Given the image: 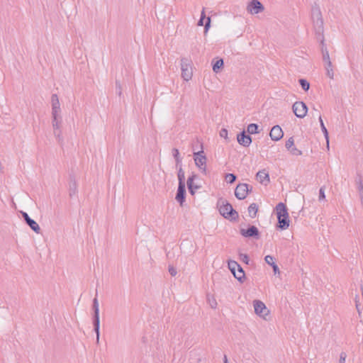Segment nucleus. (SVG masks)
Returning <instances> with one entry per match:
<instances>
[{"mask_svg":"<svg viewBox=\"0 0 363 363\" xmlns=\"http://www.w3.org/2000/svg\"><path fill=\"white\" fill-rule=\"evenodd\" d=\"M264 260H265L266 263H267L270 266H272L273 264L275 263L274 262L275 258L271 255L265 256Z\"/></svg>","mask_w":363,"mask_h":363,"instance_id":"f704fd0d","label":"nucleus"},{"mask_svg":"<svg viewBox=\"0 0 363 363\" xmlns=\"http://www.w3.org/2000/svg\"><path fill=\"white\" fill-rule=\"evenodd\" d=\"M315 35H316L317 40L320 41V49H321L322 53L325 52V51H328L327 49L326 45L325 43L323 33H321V35L319 33H315Z\"/></svg>","mask_w":363,"mask_h":363,"instance_id":"393cba45","label":"nucleus"},{"mask_svg":"<svg viewBox=\"0 0 363 363\" xmlns=\"http://www.w3.org/2000/svg\"><path fill=\"white\" fill-rule=\"evenodd\" d=\"M253 306L255 308V313L259 316L264 318V316L268 314L269 311L262 301L259 300H255L253 301Z\"/></svg>","mask_w":363,"mask_h":363,"instance_id":"9b49d317","label":"nucleus"},{"mask_svg":"<svg viewBox=\"0 0 363 363\" xmlns=\"http://www.w3.org/2000/svg\"><path fill=\"white\" fill-rule=\"evenodd\" d=\"M191 62L188 58L182 57L181 59L182 77L186 82L191 79L193 74Z\"/></svg>","mask_w":363,"mask_h":363,"instance_id":"39448f33","label":"nucleus"},{"mask_svg":"<svg viewBox=\"0 0 363 363\" xmlns=\"http://www.w3.org/2000/svg\"><path fill=\"white\" fill-rule=\"evenodd\" d=\"M196 178V175L193 174L191 176H190L188 179H187V182H186V184H187V187H188V189H189V193L191 194V195H194L195 194V191L196 189H199L200 188L199 186L198 185H195L194 184V180Z\"/></svg>","mask_w":363,"mask_h":363,"instance_id":"6ab92c4d","label":"nucleus"},{"mask_svg":"<svg viewBox=\"0 0 363 363\" xmlns=\"http://www.w3.org/2000/svg\"><path fill=\"white\" fill-rule=\"evenodd\" d=\"M220 136L224 138H227L228 136V130L225 128H222L220 130Z\"/></svg>","mask_w":363,"mask_h":363,"instance_id":"49530a36","label":"nucleus"},{"mask_svg":"<svg viewBox=\"0 0 363 363\" xmlns=\"http://www.w3.org/2000/svg\"><path fill=\"white\" fill-rule=\"evenodd\" d=\"M325 187L323 186L320 187V189L319 190V196H318L319 201H321L322 200H324L325 199Z\"/></svg>","mask_w":363,"mask_h":363,"instance_id":"e433bc0d","label":"nucleus"},{"mask_svg":"<svg viewBox=\"0 0 363 363\" xmlns=\"http://www.w3.org/2000/svg\"><path fill=\"white\" fill-rule=\"evenodd\" d=\"M116 94L121 96L122 94V87L118 80L116 81Z\"/></svg>","mask_w":363,"mask_h":363,"instance_id":"4c0bfd02","label":"nucleus"},{"mask_svg":"<svg viewBox=\"0 0 363 363\" xmlns=\"http://www.w3.org/2000/svg\"><path fill=\"white\" fill-rule=\"evenodd\" d=\"M194 159L195 164L201 170L204 174H206V157L203 150L194 153Z\"/></svg>","mask_w":363,"mask_h":363,"instance_id":"423d86ee","label":"nucleus"},{"mask_svg":"<svg viewBox=\"0 0 363 363\" xmlns=\"http://www.w3.org/2000/svg\"><path fill=\"white\" fill-rule=\"evenodd\" d=\"M52 103V116H60V104L58 96L56 94H52L51 96Z\"/></svg>","mask_w":363,"mask_h":363,"instance_id":"4468645a","label":"nucleus"},{"mask_svg":"<svg viewBox=\"0 0 363 363\" xmlns=\"http://www.w3.org/2000/svg\"><path fill=\"white\" fill-rule=\"evenodd\" d=\"M357 298H358V296H357V295H356V296H355V305H356V308H357V310L358 313H361V311H360V304H359V301L357 300Z\"/></svg>","mask_w":363,"mask_h":363,"instance_id":"09e8293b","label":"nucleus"},{"mask_svg":"<svg viewBox=\"0 0 363 363\" xmlns=\"http://www.w3.org/2000/svg\"><path fill=\"white\" fill-rule=\"evenodd\" d=\"M355 182L357 185V190L359 191V194L363 193V177L361 174H358Z\"/></svg>","mask_w":363,"mask_h":363,"instance_id":"c756f323","label":"nucleus"},{"mask_svg":"<svg viewBox=\"0 0 363 363\" xmlns=\"http://www.w3.org/2000/svg\"><path fill=\"white\" fill-rule=\"evenodd\" d=\"M347 357V354L345 352H342L340 354L339 363H345Z\"/></svg>","mask_w":363,"mask_h":363,"instance_id":"79ce46f5","label":"nucleus"},{"mask_svg":"<svg viewBox=\"0 0 363 363\" xmlns=\"http://www.w3.org/2000/svg\"><path fill=\"white\" fill-rule=\"evenodd\" d=\"M247 188L249 184L245 183H240L237 185L235 189V196L239 200L245 199L247 196Z\"/></svg>","mask_w":363,"mask_h":363,"instance_id":"9d476101","label":"nucleus"},{"mask_svg":"<svg viewBox=\"0 0 363 363\" xmlns=\"http://www.w3.org/2000/svg\"><path fill=\"white\" fill-rule=\"evenodd\" d=\"M179 184H185V175L184 172L182 167H179L177 173Z\"/></svg>","mask_w":363,"mask_h":363,"instance_id":"7c9ffc66","label":"nucleus"},{"mask_svg":"<svg viewBox=\"0 0 363 363\" xmlns=\"http://www.w3.org/2000/svg\"><path fill=\"white\" fill-rule=\"evenodd\" d=\"M172 155H173L174 159L180 157L179 152V150L177 148H173L172 150Z\"/></svg>","mask_w":363,"mask_h":363,"instance_id":"c03bdc74","label":"nucleus"},{"mask_svg":"<svg viewBox=\"0 0 363 363\" xmlns=\"http://www.w3.org/2000/svg\"><path fill=\"white\" fill-rule=\"evenodd\" d=\"M210 306L212 308H216L217 306V302L216 299L213 297L212 299H210V298H208Z\"/></svg>","mask_w":363,"mask_h":363,"instance_id":"37998d69","label":"nucleus"},{"mask_svg":"<svg viewBox=\"0 0 363 363\" xmlns=\"http://www.w3.org/2000/svg\"><path fill=\"white\" fill-rule=\"evenodd\" d=\"M247 133L250 135L251 134H256L259 133V125L256 123H250L247 128Z\"/></svg>","mask_w":363,"mask_h":363,"instance_id":"cd10ccee","label":"nucleus"},{"mask_svg":"<svg viewBox=\"0 0 363 363\" xmlns=\"http://www.w3.org/2000/svg\"><path fill=\"white\" fill-rule=\"evenodd\" d=\"M292 110L296 117L303 118L306 116L308 107L303 101H296L292 106Z\"/></svg>","mask_w":363,"mask_h":363,"instance_id":"0eeeda50","label":"nucleus"},{"mask_svg":"<svg viewBox=\"0 0 363 363\" xmlns=\"http://www.w3.org/2000/svg\"><path fill=\"white\" fill-rule=\"evenodd\" d=\"M240 233L244 238H252L257 240L259 238L260 235L258 228L255 225H249L247 229L241 228Z\"/></svg>","mask_w":363,"mask_h":363,"instance_id":"6e6552de","label":"nucleus"},{"mask_svg":"<svg viewBox=\"0 0 363 363\" xmlns=\"http://www.w3.org/2000/svg\"><path fill=\"white\" fill-rule=\"evenodd\" d=\"M217 207L219 213L227 219L235 221L238 220V213L233 208V206L225 199L220 198L218 200Z\"/></svg>","mask_w":363,"mask_h":363,"instance_id":"f257e3e1","label":"nucleus"},{"mask_svg":"<svg viewBox=\"0 0 363 363\" xmlns=\"http://www.w3.org/2000/svg\"><path fill=\"white\" fill-rule=\"evenodd\" d=\"M78 193L77 183L74 174H69V196L70 198L76 196Z\"/></svg>","mask_w":363,"mask_h":363,"instance_id":"2eb2a0df","label":"nucleus"},{"mask_svg":"<svg viewBox=\"0 0 363 363\" xmlns=\"http://www.w3.org/2000/svg\"><path fill=\"white\" fill-rule=\"evenodd\" d=\"M322 54H323V60L325 63H327L328 62V60H330L328 51H325V52H323Z\"/></svg>","mask_w":363,"mask_h":363,"instance_id":"a19ab883","label":"nucleus"},{"mask_svg":"<svg viewBox=\"0 0 363 363\" xmlns=\"http://www.w3.org/2000/svg\"><path fill=\"white\" fill-rule=\"evenodd\" d=\"M252 190V187L251 186L249 185V188H247V194L251 192Z\"/></svg>","mask_w":363,"mask_h":363,"instance_id":"864d4df0","label":"nucleus"},{"mask_svg":"<svg viewBox=\"0 0 363 363\" xmlns=\"http://www.w3.org/2000/svg\"><path fill=\"white\" fill-rule=\"evenodd\" d=\"M277 225V228L281 230H286L289 226V216L286 206L280 202L276 206Z\"/></svg>","mask_w":363,"mask_h":363,"instance_id":"f03ea898","label":"nucleus"},{"mask_svg":"<svg viewBox=\"0 0 363 363\" xmlns=\"http://www.w3.org/2000/svg\"><path fill=\"white\" fill-rule=\"evenodd\" d=\"M224 62L223 59H219L213 64V71L216 73H218L220 69L223 67Z\"/></svg>","mask_w":363,"mask_h":363,"instance_id":"bb28decb","label":"nucleus"},{"mask_svg":"<svg viewBox=\"0 0 363 363\" xmlns=\"http://www.w3.org/2000/svg\"><path fill=\"white\" fill-rule=\"evenodd\" d=\"M257 180L262 184H267L269 182V175L266 169L259 171L256 174Z\"/></svg>","mask_w":363,"mask_h":363,"instance_id":"a211bd4d","label":"nucleus"},{"mask_svg":"<svg viewBox=\"0 0 363 363\" xmlns=\"http://www.w3.org/2000/svg\"><path fill=\"white\" fill-rule=\"evenodd\" d=\"M258 211V206L255 203H251L248 207V213L250 217L254 218L257 216Z\"/></svg>","mask_w":363,"mask_h":363,"instance_id":"b1692460","label":"nucleus"},{"mask_svg":"<svg viewBox=\"0 0 363 363\" xmlns=\"http://www.w3.org/2000/svg\"><path fill=\"white\" fill-rule=\"evenodd\" d=\"M272 267L273 269V272H274V274H279V272H280L279 268L276 263L273 264L272 265Z\"/></svg>","mask_w":363,"mask_h":363,"instance_id":"de8ad7c7","label":"nucleus"},{"mask_svg":"<svg viewBox=\"0 0 363 363\" xmlns=\"http://www.w3.org/2000/svg\"><path fill=\"white\" fill-rule=\"evenodd\" d=\"M223 362L224 363H228L227 356L225 354L223 357Z\"/></svg>","mask_w":363,"mask_h":363,"instance_id":"3c124183","label":"nucleus"},{"mask_svg":"<svg viewBox=\"0 0 363 363\" xmlns=\"http://www.w3.org/2000/svg\"><path fill=\"white\" fill-rule=\"evenodd\" d=\"M234 277L241 283L246 279L245 271L240 265L237 268Z\"/></svg>","mask_w":363,"mask_h":363,"instance_id":"412c9836","label":"nucleus"},{"mask_svg":"<svg viewBox=\"0 0 363 363\" xmlns=\"http://www.w3.org/2000/svg\"><path fill=\"white\" fill-rule=\"evenodd\" d=\"M299 84L301 86V88L305 91H307L310 89V84L309 82L305 79H299Z\"/></svg>","mask_w":363,"mask_h":363,"instance_id":"2f4dec72","label":"nucleus"},{"mask_svg":"<svg viewBox=\"0 0 363 363\" xmlns=\"http://www.w3.org/2000/svg\"><path fill=\"white\" fill-rule=\"evenodd\" d=\"M359 196H360V199H361V203L363 206V192L362 194H360Z\"/></svg>","mask_w":363,"mask_h":363,"instance_id":"603ef678","label":"nucleus"},{"mask_svg":"<svg viewBox=\"0 0 363 363\" xmlns=\"http://www.w3.org/2000/svg\"><path fill=\"white\" fill-rule=\"evenodd\" d=\"M22 217L26 223L36 233H40V228L39 225L26 212H21Z\"/></svg>","mask_w":363,"mask_h":363,"instance_id":"f8f14e48","label":"nucleus"},{"mask_svg":"<svg viewBox=\"0 0 363 363\" xmlns=\"http://www.w3.org/2000/svg\"><path fill=\"white\" fill-rule=\"evenodd\" d=\"M318 119H319V121H320V125L321 130L323 133V135H324L325 138L326 142H327V145H328V147H329V134H328V131L326 127L325 126V124L323 123V121L322 117H321L320 115H319Z\"/></svg>","mask_w":363,"mask_h":363,"instance_id":"5701e85b","label":"nucleus"},{"mask_svg":"<svg viewBox=\"0 0 363 363\" xmlns=\"http://www.w3.org/2000/svg\"><path fill=\"white\" fill-rule=\"evenodd\" d=\"M61 123H62L61 116H52V125L53 130L60 129Z\"/></svg>","mask_w":363,"mask_h":363,"instance_id":"4be33fe9","label":"nucleus"},{"mask_svg":"<svg viewBox=\"0 0 363 363\" xmlns=\"http://www.w3.org/2000/svg\"><path fill=\"white\" fill-rule=\"evenodd\" d=\"M205 18H206V13H205L204 9H203L201 13L200 19L199 20V22H198V26H203V21ZM211 17H207L206 23L204 24L205 32H207L208 30L209 29V28L211 27Z\"/></svg>","mask_w":363,"mask_h":363,"instance_id":"aec40b11","label":"nucleus"},{"mask_svg":"<svg viewBox=\"0 0 363 363\" xmlns=\"http://www.w3.org/2000/svg\"><path fill=\"white\" fill-rule=\"evenodd\" d=\"M294 138L292 137H291L286 142L285 146H286V149H288L289 150L291 147H294Z\"/></svg>","mask_w":363,"mask_h":363,"instance_id":"c9c22d12","label":"nucleus"},{"mask_svg":"<svg viewBox=\"0 0 363 363\" xmlns=\"http://www.w3.org/2000/svg\"><path fill=\"white\" fill-rule=\"evenodd\" d=\"M264 10L263 4L259 0H252L247 6V11L250 14H257Z\"/></svg>","mask_w":363,"mask_h":363,"instance_id":"1a4fd4ad","label":"nucleus"},{"mask_svg":"<svg viewBox=\"0 0 363 363\" xmlns=\"http://www.w3.org/2000/svg\"><path fill=\"white\" fill-rule=\"evenodd\" d=\"M325 67L326 69L327 76L333 79L334 78V72L333 69V65L330 60H328L327 63H325Z\"/></svg>","mask_w":363,"mask_h":363,"instance_id":"a878e982","label":"nucleus"},{"mask_svg":"<svg viewBox=\"0 0 363 363\" xmlns=\"http://www.w3.org/2000/svg\"><path fill=\"white\" fill-rule=\"evenodd\" d=\"M237 140L240 145L247 147L252 143V138L243 130L237 135Z\"/></svg>","mask_w":363,"mask_h":363,"instance_id":"ddd939ff","label":"nucleus"},{"mask_svg":"<svg viewBox=\"0 0 363 363\" xmlns=\"http://www.w3.org/2000/svg\"><path fill=\"white\" fill-rule=\"evenodd\" d=\"M169 272L171 276L174 277L177 274V269L173 266H169Z\"/></svg>","mask_w":363,"mask_h":363,"instance_id":"a18cd8bd","label":"nucleus"},{"mask_svg":"<svg viewBox=\"0 0 363 363\" xmlns=\"http://www.w3.org/2000/svg\"><path fill=\"white\" fill-rule=\"evenodd\" d=\"M311 18L315 33L321 35L324 32L323 19L319 5L315 2L311 8Z\"/></svg>","mask_w":363,"mask_h":363,"instance_id":"7ed1b4c3","label":"nucleus"},{"mask_svg":"<svg viewBox=\"0 0 363 363\" xmlns=\"http://www.w3.org/2000/svg\"><path fill=\"white\" fill-rule=\"evenodd\" d=\"M289 151L291 152V154H293L294 155H301L302 154V152L301 150H298L295 147H291L289 150Z\"/></svg>","mask_w":363,"mask_h":363,"instance_id":"ea45409f","label":"nucleus"},{"mask_svg":"<svg viewBox=\"0 0 363 363\" xmlns=\"http://www.w3.org/2000/svg\"><path fill=\"white\" fill-rule=\"evenodd\" d=\"M269 136L272 140L279 141L283 138L284 133L281 127L278 125H276L271 129Z\"/></svg>","mask_w":363,"mask_h":363,"instance_id":"dca6fc26","label":"nucleus"},{"mask_svg":"<svg viewBox=\"0 0 363 363\" xmlns=\"http://www.w3.org/2000/svg\"><path fill=\"white\" fill-rule=\"evenodd\" d=\"M240 259L246 264H249L250 258L247 254H240Z\"/></svg>","mask_w":363,"mask_h":363,"instance_id":"72a5a7b5","label":"nucleus"},{"mask_svg":"<svg viewBox=\"0 0 363 363\" xmlns=\"http://www.w3.org/2000/svg\"><path fill=\"white\" fill-rule=\"evenodd\" d=\"M228 268L232 272L233 275H235V272L237 268L240 266V264L234 260H229L228 262Z\"/></svg>","mask_w":363,"mask_h":363,"instance_id":"c85d7f7f","label":"nucleus"},{"mask_svg":"<svg viewBox=\"0 0 363 363\" xmlns=\"http://www.w3.org/2000/svg\"><path fill=\"white\" fill-rule=\"evenodd\" d=\"M237 177L235 174L232 173H228L225 174V179L227 180V182L230 184H233L236 181Z\"/></svg>","mask_w":363,"mask_h":363,"instance_id":"473e14b6","label":"nucleus"},{"mask_svg":"<svg viewBox=\"0 0 363 363\" xmlns=\"http://www.w3.org/2000/svg\"><path fill=\"white\" fill-rule=\"evenodd\" d=\"M53 132H54V135L57 138L58 142L59 143L62 142V138L61 136V135H62L61 130L60 129H59V130H53Z\"/></svg>","mask_w":363,"mask_h":363,"instance_id":"58836bf2","label":"nucleus"},{"mask_svg":"<svg viewBox=\"0 0 363 363\" xmlns=\"http://www.w3.org/2000/svg\"><path fill=\"white\" fill-rule=\"evenodd\" d=\"M175 199L182 206L186 199V185L178 184V189L176 194Z\"/></svg>","mask_w":363,"mask_h":363,"instance_id":"f3484780","label":"nucleus"},{"mask_svg":"<svg viewBox=\"0 0 363 363\" xmlns=\"http://www.w3.org/2000/svg\"><path fill=\"white\" fill-rule=\"evenodd\" d=\"M175 162H176V167L177 168L179 169V167H182V158L181 157L175 159Z\"/></svg>","mask_w":363,"mask_h":363,"instance_id":"8fccbe9b","label":"nucleus"},{"mask_svg":"<svg viewBox=\"0 0 363 363\" xmlns=\"http://www.w3.org/2000/svg\"><path fill=\"white\" fill-rule=\"evenodd\" d=\"M92 308L94 311L93 314V326L94 330L96 335V343L97 345L99 344V338H100V317H99V301L97 298V291L96 292V295L94 298L93 299Z\"/></svg>","mask_w":363,"mask_h":363,"instance_id":"20e7f679","label":"nucleus"}]
</instances>
